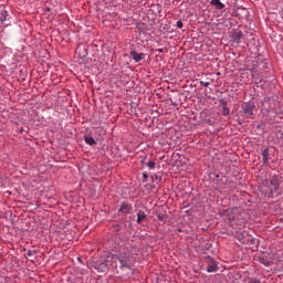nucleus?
Returning <instances> with one entry per match:
<instances>
[{
	"label": "nucleus",
	"mask_w": 283,
	"mask_h": 283,
	"mask_svg": "<svg viewBox=\"0 0 283 283\" xmlns=\"http://www.w3.org/2000/svg\"><path fill=\"white\" fill-rule=\"evenodd\" d=\"M116 256L114 254H109L105 261H93L91 262V266L95 269L98 273H105L106 271H109V269H117Z\"/></svg>",
	"instance_id": "1"
},
{
	"label": "nucleus",
	"mask_w": 283,
	"mask_h": 283,
	"mask_svg": "<svg viewBox=\"0 0 283 283\" xmlns=\"http://www.w3.org/2000/svg\"><path fill=\"white\" fill-rule=\"evenodd\" d=\"M115 258V261H113V264H116V262H119L120 269H129L132 271V266H134V259L132 258V254L129 253H120L118 255L113 254Z\"/></svg>",
	"instance_id": "2"
},
{
	"label": "nucleus",
	"mask_w": 283,
	"mask_h": 283,
	"mask_svg": "<svg viewBox=\"0 0 283 283\" xmlns=\"http://www.w3.org/2000/svg\"><path fill=\"white\" fill-rule=\"evenodd\" d=\"M280 178L277 177H272L270 179V185H271V188H270V193L271 196H273L274 193H277V191H280Z\"/></svg>",
	"instance_id": "3"
},
{
	"label": "nucleus",
	"mask_w": 283,
	"mask_h": 283,
	"mask_svg": "<svg viewBox=\"0 0 283 283\" xmlns=\"http://www.w3.org/2000/svg\"><path fill=\"white\" fill-rule=\"evenodd\" d=\"M242 109H243L245 116H249L251 118V116H253V111L255 109V105H253L251 103H244L242 105Z\"/></svg>",
	"instance_id": "4"
},
{
	"label": "nucleus",
	"mask_w": 283,
	"mask_h": 283,
	"mask_svg": "<svg viewBox=\"0 0 283 283\" xmlns=\"http://www.w3.org/2000/svg\"><path fill=\"white\" fill-rule=\"evenodd\" d=\"M119 213H124V216H127V213H132L134 211V207L132 203L123 202L119 207Z\"/></svg>",
	"instance_id": "5"
},
{
	"label": "nucleus",
	"mask_w": 283,
	"mask_h": 283,
	"mask_svg": "<svg viewBox=\"0 0 283 283\" xmlns=\"http://www.w3.org/2000/svg\"><path fill=\"white\" fill-rule=\"evenodd\" d=\"M218 271V263L211 258H208L207 273H216Z\"/></svg>",
	"instance_id": "6"
},
{
	"label": "nucleus",
	"mask_w": 283,
	"mask_h": 283,
	"mask_svg": "<svg viewBox=\"0 0 283 283\" xmlns=\"http://www.w3.org/2000/svg\"><path fill=\"white\" fill-rule=\"evenodd\" d=\"M130 56H132L133 61H135V63H140V61H143V59H145V53H138L136 51H132Z\"/></svg>",
	"instance_id": "7"
},
{
	"label": "nucleus",
	"mask_w": 283,
	"mask_h": 283,
	"mask_svg": "<svg viewBox=\"0 0 283 283\" xmlns=\"http://www.w3.org/2000/svg\"><path fill=\"white\" fill-rule=\"evenodd\" d=\"M210 6H213L216 10H224V3H222L220 0H211Z\"/></svg>",
	"instance_id": "8"
},
{
	"label": "nucleus",
	"mask_w": 283,
	"mask_h": 283,
	"mask_svg": "<svg viewBox=\"0 0 283 283\" xmlns=\"http://www.w3.org/2000/svg\"><path fill=\"white\" fill-rule=\"evenodd\" d=\"M263 165L269 166V159L271 158V154H269V148L262 150Z\"/></svg>",
	"instance_id": "9"
},
{
	"label": "nucleus",
	"mask_w": 283,
	"mask_h": 283,
	"mask_svg": "<svg viewBox=\"0 0 283 283\" xmlns=\"http://www.w3.org/2000/svg\"><path fill=\"white\" fill-rule=\"evenodd\" d=\"M145 220H147V213H145L143 210H139L137 212V223L142 224V222H145Z\"/></svg>",
	"instance_id": "10"
},
{
	"label": "nucleus",
	"mask_w": 283,
	"mask_h": 283,
	"mask_svg": "<svg viewBox=\"0 0 283 283\" xmlns=\"http://www.w3.org/2000/svg\"><path fill=\"white\" fill-rule=\"evenodd\" d=\"M268 101H270V106H269V109L268 112H274V114H277V102H275V99H271V98H268Z\"/></svg>",
	"instance_id": "11"
},
{
	"label": "nucleus",
	"mask_w": 283,
	"mask_h": 283,
	"mask_svg": "<svg viewBox=\"0 0 283 283\" xmlns=\"http://www.w3.org/2000/svg\"><path fill=\"white\" fill-rule=\"evenodd\" d=\"M84 140H85L86 145H91V147L96 145V140L92 136H85Z\"/></svg>",
	"instance_id": "12"
},
{
	"label": "nucleus",
	"mask_w": 283,
	"mask_h": 283,
	"mask_svg": "<svg viewBox=\"0 0 283 283\" xmlns=\"http://www.w3.org/2000/svg\"><path fill=\"white\" fill-rule=\"evenodd\" d=\"M8 19V11L6 10H0V21L3 23Z\"/></svg>",
	"instance_id": "13"
},
{
	"label": "nucleus",
	"mask_w": 283,
	"mask_h": 283,
	"mask_svg": "<svg viewBox=\"0 0 283 283\" xmlns=\"http://www.w3.org/2000/svg\"><path fill=\"white\" fill-rule=\"evenodd\" d=\"M222 114H223V116H229V114H230L229 107L223 106Z\"/></svg>",
	"instance_id": "14"
},
{
	"label": "nucleus",
	"mask_w": 283,
	"mask_h": 283,
	"mask_svg": "<svg viewBox=\"0 0 283 283\" xmlns=\"http://www.w3.org/2000/svg\"><path fill=\"white\" fill-rule=\"evenodd\" d=\"M147 167H148L149 169H155V168H156V163H154V161H148Z\"/></svg>",
	"instance_id": "15"
},
{
	"label": "nucleus",
	"mask_w": 283,
	"mask_h": 283,
	"mask_svg": "<svg viewBox=\"0 0 283 283\" xmlns=\"http://www.w3.org/2000/svg\"><path fill=\"white\" fill-rule=\"evenodd\" d=\"M184 25L185 24L182 23V21H180V20L177 21V28H179V30H182Z\"/></svg>",
	"instance_id": "16"
},
{
	"label": "nucleus",
	"mask_w": 283,
	"mask_h": 283,
	"mask_svg": "<svg viewBox=\"0 0 283 283\" xmlns=\"http://www.w3.org/2000/svg\"><path fill=\"white\" fill-rule=\"evenodd\" d=\"M34 253H36V251H34V250H29V251L27 252V255L32 256V255H34Z\"/></svg>",
	"instance_id": "17"
},
{
	"label": "nucleus",
	"mask_w": 283,
	"mask_h": 283,
	"mask_svg": "<svg viewBox=\"0 0 283 283\" xmlns=\"http://www.w3.org/2000/svg\"><path fill=\"white\" fill-rule=\"evenodd\" d=\"M201 85H203V87H209L210 83L201 81Z\"/></svg>",
	"instance_id": "18"
},
{
	"label": "nucleus",
	"mask_w": 283,
	"mask_h": 283,
	"mask_svg": "<svg viewBox=\"0 0 283 283\" xmlns=\"http://www.w3.org/2000/svg\"><path fill=\"white\" fill-rule=\"evenodd\" d=\"M156 52H158L159 54H164L165 53V49H157Z\"/></svg>",
	"instance_id": "19"
},
{
	"label": "nucleus",
	"mask_w": 283,
	"mask_h": 283,
	"mask_svg": "<svg viewBox=\"0 0 283 283\" xmlns=\"http://www.w3.org/2000/svg\"><path fill=\"white\" fill-rule=\"evenodd\" d=\"M248 283H260V280L252 279Z\"/></svg>",
	"instance_id": "20"
},
{
	"label": "nucleus",
	"mask_w": 283,
	"mask_h": 283,
	"mask_svg": "<svg viewBox=\"0 0 283 283\" xmlns=\"http://www.w3.org/2000/svg\"><path fill=\"white\" fill-rule=\"evenodd\" d=\"M262 264H264V266H269V261H262Z\"/></svg>",
	"instance_id": "21"
},
{
	"label": "nucleus",
	"mask_w": 283,
	"mask_h": 283,
	"mask_svg": "<svg viewBox=\"0 0 283 283\" xmlns=\"http://www.w3.org/2000/svg\"><path fill=\"white\" fill-rule=\"evenodd\" d=\"M143 177H144L145 179H147V178H148L147 172H144V174H143Z\"/></svg>",
	"instance_id": "22"
},
{
	"label": "nucleus",
	"mask_w": 283,
	"mask_h": 283,
	"mask_svg": "<svg viewBox=\"0 0 283 283\" xmlns=\"http://www.w3.org/2000/svg\"><path fill=\"white\" fill-rule=\"evenodd\" d=\"M264 107H266V98H265V102L263 103Z\"/></svg>",
	"instance_id": "23"
},
{
	"label": "nucleus",
	"mask_w": 283,
	"mask_h": 283,
	"mask_svg": "<svg viewBox=\"0 0 283 283\" xmlns=\"http://www.w3.org/2000/svg\"><path fill=\"white\" fill-rule=\"evenodd\" d=\"M159 218V220H163V217H158Z\"/></svg>",
	"instance_id": "24"
}]
</instances>
